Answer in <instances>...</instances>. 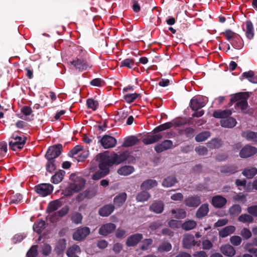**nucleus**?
I'll use <instances>...</instances> for the list:
<instances>
[{
    "mask_svg": "<svg viewBox=\"0 0 257 257\" xmlns=\"http://www.w3.org/2000/svg\"><path fill=\"white\" fill-rule=\"evenodd\" d=\"M235 230V227L233 225H229L221 229L219 231L220 237L224 238L233 233Z\"/></svg>",
    "mask_w": 257,
    "mask_h": 257,
    "instance_id": "obj_23",
    "label": "nucleus"
},
{
    "mask_svg": "<svg viewBox=\"0 0 257 257\" xmlns=\"http://www.w3.org/2000/svg\"><path fill=\"white\" fill-rule=\"evenodd\" d=\"M37 255V245L33 246L27 253L28 257H36Z\"/></svg>",
    "mask_w": 257,
    "mask_h": 257,
    "instance_id": "obj_59",
    "label": "nucleus"
},
{
    "mask_svg": "<svg viewBox=\"0 0 257 257\" xmlns=\"http://www.w3.org/2000/svg\"><path fill=\"white\" fill-rule=\"evenodd\" d=\"M226 203V199L221 195H216L211 199L212 205L216 208H222Z\"/></svg>",
    "mask_w": 257,
    "mask_h": 257,
    "instance_id": "obj_11",
    "label": "nucleus"
},
{
    "mask_svg": "<svg viewBox=\"0 0 257 257\" xmlns=\"http://www.w3.org/2000/svg\"><path fill=\"white\" fill-rule=\"evenodd\" d=\"M246 37L251 39L253 37L254 33H253V27L252 24L250 21H247L246 22Z\"/></svg>",
    "mask_w": 257,
    "mask_h": 257,
    "instance_id": "obj_38",
    "label": "nucleus"
},
{
    "mask_svg": "<svg viewBox=\"0 0 257 257\" xmlns=\"http://www.w3.org/2000/svg\"><path fill=\"white\" fill-rule=\"evenodd\" d=\"M97 158L101 159L109 168L110 165L113 164H119L125 161L127 158V155L126 153H122L119 155L114 154L111 156H109L106 153H104L97 155Z\"/></svg>",
    "mask_w": 257,
    "mask_h": 257,
    "instance_id": "obj_1",
    "label": "nucleus"
},
{
    "mask_svg": "<svg viewBox=\"0 0 257 257\" xmlns=\"http://www.w3.org/2000/svg\"><path fill=\"white\" fill-rule=\"evenodd\" d=\"M240 235L244 239H248L251 236V232L248 228H243L241 230Z\"/></svg>",
    "mask_w": 257,
    "mask_h": 257,
    "instance_id": "obj_56",
    "label": "nucleus"
},
{
    "mask_svg": "<svg viewBox=\"0 0 257 257\" xmlns=\"http://www.w3.org/2000/svg\"><path fill=\"white\" fill-rule=\"evenodd\" d=\"M90 233V229L87 227L77 229L73 233V239L82 240Z\"/></svg>",
    "mask_w": 257,
    "mask_h": 257,
    "instance_id": "obj_10",
    "label": "nucleus"
},
{
    "mask_svg": "<svg viewBox=\"0 0 257 257\" xmlns=\"http://www.w3.org/2000/svg\"><path fill=\"white\" fill-rule=\"evenodd\" d=\"M228 220L226 218L219 219L214 224V227H221L227 224Z\"/></svg>",
    "mask_w": 257,
    "mask_h": 257,
    "instance_id": "obj_63",
    "label": "nucleus"
},
{
    "mask_svg": "<svg viewBox=\"0 0 257 257\" xmlns=\"http://www.w3.org/2000/svg\"><path fill=\"white\" fill-rule=\"evenodd\" d=\"M172 146L173 142L172 141L165 140L162 143L156 145L155 146V150L157 152L161 153L171 148Z\"/></svg>",
    "mask_w": 257,
    "mask_h": 257,
    "instance_id": "obj_16",
    "label": "nucleus"
},
{
    "mask_svg": "<svg viewBox=\"0 0 257 257\" xmlns=\"http://www.w3.org/2000/svg\"><path fill=\"white\" fill-rule=\"evenodd\" d=\"M257 153V148L255 147L246 145L240 150L239 155L240 158L246 159L251 157Z\"/></svg>",
    "mask_w": 257,
    "mask_h": 257,
    "instance_id": "obj_5",
    "label": "nucleus"
},
{
    "mask_svg": "<svg viewBox=\"0 0 257 257\" xmlns=\"http://www.w3.org/2000/svg\"><path fill=\"white\" fill-rule=\"evenodd\" d=\"M242 174L247 178H252L257 174V168L254 167L246 168L242 171Z\"/></svg>",
    "mask_w": 257,
    "mask_h": 257,
    "instance_id": "obj_26",
    "label": "nucleus"
},
{
    "mask_svg": "<svg viewBox=\"0 0 257 257\" xmlns=\"http://www.w3.org/2000/svg\"><path fill=\"white\" fill-rule=\"evenodd\" d=\"M46 169L48 171L51 173L56 170V167L54 164V160H48V162L46 165Z\"/></svg>",
    "mask_w": 257,
    "mask_h": 257,
    "instance_id": "obj_54",
    "label": "nucleus"
},
{
    "mask_svg": "<svg viewBox=\"0 0 257 257\" xmlns=\"http://www.w3.org/2000/svg\"><path fill=\"white\" fill-rule=\"evenodd\" d=\"M247 212L255 217H257V205H252L247 208Z\"/></svg>",
    "mask_w": 257,
    "mask_h": 257,
    "instance_id": "obj_58",
    "label": "nucleus"
},
{
    "mask_svg": "<svg viewBox=\"0 0 257 257\" xmlns=\"http://www.w3.org/2000/svg\"><path fill=\"white\" fill-rule=\"evenodd\" d=\"M71 63L79 70H85L87 68V65L82 60L79 59L72 61Z\"/></svg>",
    "mask_w": 257,
    "mask_h": 257,
    "instance_id": "obj_35",
    "label": "nucleus"
},
{
    "mask_svg": "<svg viewBox=\"0 0 257 257\" xmlns=\"http://www.w3.org/2000/svg\"><path fill=\"white\" fill-rule=\"evenodd\" d=\"M137 141L138 140L136 137H131L125 140L122 144V146L125 147H131L136 144Z\"/></svg>",
    "mask_w": 257,
    "mask_h": 257,
    "instance_id": "obj_46",
    "label": "nucleus"
},
{
    "mask_svg": "<svg viewBox=\"0 0 257 257\" xmlns=\"http://www.w3.org/2000/svg\"><path fill=\"white\" fill-rule=\"evenodd\" d=\"M101 145L104 149H109L114 147L116 144V139L110 136H104L100 140Z\"/></svg>",
    "mask_w": 257,
    "mask_h": 257,
    "instance_id": "obj_9",
    "label": "nucleus"
},
{
    "mask_svg": "<svg viewBox=\"0 0 257 257\" xmlns=\"http://www.w3.org/2000/svg\"><path fill=\"white\" fill-rule=\"evenodd\" d=\"M209 212V205L208 204H202L197 210L196 213L197 218H201L206 216Z\"/></svg>",
    "mask_w": 257,
    "mask_h": 257,
    "instance_id": "obj_25",
    "label": "nucleus"
},
{
    "mask_svg": "<svg viewBox=\"0 0 257 257\" xmlns=\"http://www.w3.org/2000/svg\"><path fill=\"white\" fill-rule=\"evenodd\" d=\"M236 123L235 119L232 117H228L220 121L221 125L224 127L232 128L235 126Z\"/></svg>",
    "mask_w": 257,
    "mask_h": 257,
    "instance_id": "obj_27",
    "label": "nucleus"
},
{
    "mask_svg": "<svg viewBox=\"0 0 257 257\" xmlns=\"http://www.w3.org/2000/svg\"><path fill=\"white\" fill-rule=\"evenodd\" d=\"M66 241L64 239L60 240L55 248V250L58 254L62 253L66 248Z\"/></svg>",
    "mask_w": 257,
    "mask_h": 257,
    "instance_id": "obj_44",
    "label": "nucleus"
},
{
    "mask_svg": "<svg viewBox=\"0 0 257 257\" xmlns=\"http://www.w3.org/2000/svg\"><path fill=\"white\" fill-rule=\"evenodd\" d=\"M51 247L47 244H44L42 247V252L45 255H48L51 252Z\"/></svg>",
    "mask_w": 257,
    "mask_h": 257,
    "instance_id": "obj_57",
    "label": "nucleus"
},
{
    "mask_svg": "<svg viewBox=\"0 0 257 257\" xmlns=\"http://www.w3.org/2000/svg\"><path fill=\"white\" fill-rule=\"evenodd\" d=\"M61 205L60 201L58 200L51 202L48 205L47 211L49 212L54 211L60 207Z\"/></svg>",
    "mask_w": 257,
    "mask_h": 257,
    "instance_id": "obj_41",
    "label": "nucleus"
},
{
    "mask_svg": "<svg viewBox=\"0 0 257 257\" xmlns=\"http://www.w3.org/2000/svg\"><path fill=\"white\" fill-rule=\"evenodd\" d=\"M231 114V111L230 110H219L214 112L213 116L216 118H221V119H226Z\"/></svg>",
    "mask_w": 257,
    "mask_h": 257,
    "instance_id": "obj_31",
    "label": "nucleus"
},
{
    "mask_svg": "<svg viewBox=\"0 0 257 257\" xmlns=\"http://www.w3.org/2000/svg\"><path fill=\"white\" fill-rule=\"evenodd\" d=\"M197 243L195 240L194 236L192 234H187L184 236L183 239V244L185 248H190Z\"/></svg>",
    "mask_w": 257,
    "mask_h": 257,
    "instance_id": "obj_14",
    "label": "nucleus"
},
{
    "mask_svg": "<svg viewBox=\"0 0 257 257\" xmlns=\"http://www.w3.org/2000/svg\"><path fill=\"white\" fill-rule=\"evenodd\" d=\"M238 220L243 223H251L253 221V218L250 214H242L240 215L238 218Z\"/></svg>",
    "mask_w": 257,
    "mask_h": 257,
    "instance_id": "obj_34",
    "label": "nucleus"
},
{
    "mask_svg": "<svg viewBox=\"0 0 257 257\" xmlns=\"http://www.w3.org/2000/svg\"><path fill=\"white\" fill-rule=\"evenodd\" d=\"M65 172L64 171L58 172L56 173L52 177V182L54 184H58L61 182L63 179Z\"/></svg>",
    "mask_w": 257,
    "mask_h": 257,
    "instance_id": "obj_43",
    "label": "nucleus"
},
{
    "mask_svg": "<svg viewBox=\"0 0 257 257\" xmlns=\"http://www.w3.org/2000/svg\"><path fill=\"white\" fill-rule=\"evenodd\" d=\"M182 124V123H177L176 122H168L165 123H164L163 124H161L157 127H156L154 130V132L155 133H158L163 131H165L167 129H169L173 126H178L179 125Z\"/></svg>",
    "mask_w": 257,
    "mask_h": 257,
    "instance_id": "obj_29",
    "label": "nucleus"
},
{
    "mask_svg": "<svg viewBox=\"0 0 257 257\" xmlns=\"http://www.w3.org/2000/svg\"><path fill=\"white\" fill-rule=\"evenodd\" d=\"M185 204L190 207H196L201 203V199L199 196H191L184 200Z\"/></svg>",
    "mask_w": 257,
    "mask_h": 257,
    "instance_id": "obj_13",
    "label": "nucleus"
},
{
    "mask_svg": "<svg viewBox=\"0 0 257 257\" xmlns=\"http://www.w3.org/2000/svg\"><path fill=\"white\" fill-rule=\"evenodd\" d=\"M96 160L98 162L100 170L93 175L92 179L94 180H99L104 177L108 174L109 171L108 167L106 165V164H105L101 159L97 158V156H96Z\"/></svg>",
    "mask_w": 257,
    "mask_h": 257,
    "instance_id": "obj_3",
    "label": "nucleus"
},
{
    "mask_svg": "<svg viewBox=\"0 0 257 257\" xmlns=\"http://www.w3.org/2000/svg\"><path fill=\"white\" fill-rule=\"evenodd\" d=\"M157 183L156 180L152 179H149L144 181L141 185V189L142 190H150L151 188L156 186Z\"/></svg>",
    "mask_w": 257,
    "mask_h": 257,
    "instance_id": "obj_28",
    "label": "nucleus"
},
{
    "mask_svg": "<svg viewBox=\"0 0 257 257\" xmlns=\"http://www.w3.org/2000/svg\"><path fill=\"white\" fill-rule=\"evenodd\" d=\"M84 185V180L81 178H78L73 183L70 185L69 188L74 192H78L83 189Z\"/></svg>",
    "mask_w": 257,
    "mask_h": 257,
    "instance_id": "obj_17",
    "label": "nucleus"
},
{
    "mask_svg": "<svg viewBox=\"0 0 257 257\" xmlns=\"http://www.w3.org/2000/svg\"><path fill=\"white\" fill-rule=\"evenodd\" d=\"M155 133L152 135L149 136L147 138L143 139V143L145 144L149 145L153 144L162 138V136L161 134H157Z\"/></svg>",
    "mask_w": 257,
    "mask_h": 257,
    "instance_id": "obj_22",
    "label": "nucleus"
},
{
    "mask_svg": "<svg viewBox=\"0 0 257 257\" xmlns=\"http://www.w3.org/2000/svg\"><path fill=\"white\" fill-rule=\"evenodd\" d=\"M249 97L247 93H238L234 95L231 98L232 102L237 101L236 106L240 108L241 111L246 113H250V111L248 108L247 99Z\"/></svg>",
    "mask_w": 257,
    "mask_h": 257,
    "instance_id": "obj_2",
    "label": "nucleus"
},
{
    "mask_svg": "<svg viewBox=\"0 0 257 257\" xmlns=\"http://www.w3.org/2000/svg\"><path fill=\"white\" fill-rule=\"evenodd\" d=\"M135 65V62L133 59L131 58H127L120 63V66L121 67H126L128 68H132Z\"/></svg>",
    "mask_w": 257,
    "mask_h": 257,
    "instance_id": "obj_49",
    "label": "nucleus"
},
{
    "mask_svg": "<svg viewBox=\"0 0 257 257\" xmlns=\"http://www.w3.org/2000/svg\"><path fill=\"white\" fill-rule=\"evenodd\" d=\"M172 213L174 214L173 217L178 219L184 218L186 216V212L183 209H173Z\"/></svg>",
    "mask_w": 257,
    "mask_h": 257,
    "instance_id": "obj_37",
    "label": "nucleus"
},
{
    "mask_svg": "<svg viewBox=\"0 0 257 257\" xmlns=\"http://www.w3.org/2000/svg\"><path fill=\"white\" fill-rule=\"evenodd\" d=\"M143 235L140 233H136L129 236L126 241V244L128 246L136 245L142 239Z\"/></svg>",
    "mask_w": 257,
    "mask_h": 257,
    "instance_id": "obj_15",
    "label": "nucleus"
},
{
    "mask_svg": "<svg viewBox=\"0 0 257 257\" xmlns=\"http://www.w3.org/2000/svg\"><path fill=\"white\" fill-rule=\"evenodd\" d=\"M99 191L98 188L97 187H95L90 189L88 191V194L87 195V196L89 198L92 197L94 196L95 195H96L97 194L99 193Z\"/></svg>",
    "mask_w": 257,
    "mask_h": 257,
    "instance_id": "obj_61",
    "label": "nucleus"
},
{
    "mask_svg": "<svg viewBox=\"0 0 257 257\" xmlns=\"http://www.w3.org/2000/svg\"><path fill=\"white\" fill-rule=\"evenodd\" d=\"M61 146L60 145L51 147L48 150L45 156L47 160H54L61 154Z\"/></svg>",
    "mask_w": 257,
    "mask_h": 257,
    "instance_id": "obj_8",
    "label": "nucleus"
},
{
    "mask_svg": "<svg viewBox=\"0 0 257 257\" xmlns=\"http://www.w3.org/2000/svg\"><path fill=\"white\" fill-rule=\"evenodd\" d=\"M241 241L242 239L239 236L234 235L230 238V243L234 246H238L240 245L241 244Z\"/></svg>",
    "mask_w": 257,
    "mask_h": 257,
    "instance_id": "obj_52",
    "label": "nucleus"
},
{
    "mask_svg": "<svg viewBox=\"0 0 257 257\" xmlns=\"http://www.w3.org/2000/svg\"><path fill=\"white\" fill-rule=\"evenodd\" d=\"M207 99L203 96L193 98L190 101V107L194 110L203 107L206 104Z\"/></svg>",
    "mask_w": 257,
    "mask_h": 257,
    "instance_id": "obj_6",
    "label": "nucleus"
},
{
    "mask_svg": "<svg viewBox=\"0 0 257 257\" xmlns=\"http://www.w3.org/2000/svg\"><path fill=\"white\" fill-rule=\"evenodd\" d=\"M197 225V223L193 220H189L185 221L181 224L182 229L185 230H190L194 229Z\"/></svg>",
    "mask_w": 257,
    "mask_h": 257,
    "instance_id": "obj_32",
    "label": "nucleus"
},
{
    "mask_svg": "<svg viewBox=\"0 0 257 257\" xmlns=\"http://www.w3.org/2000/svg\"><path fill=\"white\" fill-rule=\"evenodd\" d=\"M26 143V138L23 136H15L13 135L10 141L9 145L14 151L20 150L23 148Z\"/></svg>",
    "mask_w": 257,
    "mask_h": 257,
    "instance_id": "obj_4",
    "label": "nucleus"
},
{
    "mask_svg": "<svg viewBox=\"0 0 257 257\" xmlns=\"http://www.w3.org/2000/svg\"><path fill=\"white\" fill-rule=\"evenodd\" d=\"M140 97V94L135 93L131 94H127L125 95L124 96V98L127 102L131 103L135 100Z\"/></svg>",
    "mask_w": 257,
    "mask_h": 257,
    "instance_id": "obj_48",
    "label": "nucleus"
},
{
    "mask_svg": "<svg viewBox=\"0 0 257 257\" xmlns=\"http://www.w3.org/2000/svg\"><path fill=\"white\" fill-rule=\"evenodd\" d=\"M241 136L247 141L257 143V132L244 131L241 133Z\"/></svg>",
    "mask_w": 257,
    "mask_h": 257,
    "instance_id": "obj_19",
    "label": "nucleus"
},
{
    "mask_svg": "<svg viewBox=\"0 0 257 257\" xmlns=\"http://www.w3.org/2000/svg\"><path fill=\"white\" fill-rule=\"evenodd\" d=\"M222 145V142L218 139H212L208 143L207 146L211 149H216L219 148Z\"/></svg>",
    "mask_w": 257,
    "mask_h": 257,
    "instance_id": "obj_45",
    "label": "nucleus"
},
{
    "mask_svg": "<svg viewBox=\"0 0 257 257\" xmlns=\"http://www.w3.org/2000/svg\"><path fill=\"white\" fill-rule=\"evenodd\" d=\"M80 252V248L79 246L74 245L70 247L67 251V255L69 257H73L74 255Z\"/></svg>",
    "mask_w": 257,
    "mask_h": 257,
    "instance_id": "obj_42",
    "label": "nucleus"
},
{
    "mask_svg": "<svg viewBox=\"0 0 257 257\" xmlns=\"http://www.w3.org/2000/svg\"><path fill=\"white\" fill-rule=\"evenodd\" d=\"M69 211V208L68 206H65L63 207L57 213H55V216H58L57 219H58L59 217H61L64 215H65Z\"/></svg>",
    "mask_w": 257,
    "mask_h": 257,
    "instance_id": "obj_55",
    "label": "nucleus"
},
{
    "mask_svg": "<svg viewBox=\"0 0 257 257\" xmlns=\"http://www.w3.org/2000/svg\"><path fill=\"white\" fill-rule=\"evenodd\" d=\"M150 197V194L145 190H142L136 196V200L138 202H145L147 201Z\"/></svg>",
    "mask_w": 257,
    "mask_h": 257,
    "instance_id": "obj_33",
    "label": "nucleus"
},
{
    "mask_svg": "<svg viewBox=\"0 0 257 257\" xmlns=\"http://www.w3.org/2000/svg\"><path fill=\"white\" fill-rule=\"evenodd\" d=\"M241 211V207L238 204H234L231 206L228 210L229 213L230 215L236 216Z\"/></svg>",
    "mask_w": 257,
    "mask_h": 257,
    "instance_id": "obj_39",
    "label": "nucleus"
},
{
    "mask_svg": "<svg viewBox=\"0 0 257 257\" xmlns=\"http://www.w3.org/2000/svg\"><path fill=\"white\" fill-rule=\"evenodd\" d=\"M220 250L224 255L232 257L235 254V250L233 246L230 244H224L221 246Z\"/></svg>",
    "mask_w": 257,
    "mask_h": 257,
    "instance_id": "obj_20",
    "label": "nucleus"
},
{
    "mask_svg": "<svg viewBox=\"0 0 257 257\" xmlns=\"http://www.w3.org/2000/svg\"><path fill=\"white\" fill-rule=\"evenodd\" d=\"M172 248L171 244L169 242H164L158 247V250L160 252L168 251Z\"/></svg>",
    "mask_w": 257,
    "mask_h": 257,
    "instance_id": "obj_51",
    "label": "nucleus"
},
{
    "mask_svg": "<svg viewBox=\"0 0 257 257\" xmlns=\"http://www.w3.org/2000/svg\"><path fill=\"white\" fill-rule=\"evenodd\" d=\"M90 84L94 86L100 87L104 85V82L100 78H95L90 82Z\"/></svg>",
    "mask_w": 257,
    "mask_h": 257,
    "instance_id": "obj_60",
    "label": "nucleus"
},
{
    "mask_svg": "<svg viewBox=\"0 0 257 257\" xmlns=\"http://www.w3.org/2000/svg\"><path fill=\"white\" fill-rule=\"evenodd\" d=\"M114 205L108 204L100 208L99 214L103 217L108 216L114 211Z\"/></svg>",
    "mask_w": 257,
    "mask_h": 257,
    "instance_id": "obj_21",
    "label": "nucleus"
},
{
    "mask_svg": "<svg viewBox=\"0 0 257 257\" xmlns=\"http://www.w3.org/2000/svg\"><path fill=\"white\" fill-rule=\"evenodd\" d=\"M164 208V204L163 202L155 201L151 205L150 209L156 213H161L163 212Z\"/></svg>",
    "mask_w": 257,
    "mask_h": 257,
    "instance_id": "obj_24",
    "label": "nucleus"
},
{
    "mask_svg": "<svg viewBox=\"0 0 257 257\" xmlns=\"http://www.w3.org/2000/svg\"><path fill=\"white\" fill-rule=\"evenodd\" d=\"M36 192L42 196L50 194L53 190V187L50 184H42L35 187Z\"/></svg>",
    "mask_w": 257,
    "mask_h": 257,
    "instance_id": "obj_7",
    "label": "nucleus"
},
{
    "mask_svg": "<svg viewBox=\"0 0 257 257\" xmlns=\"http://www.w3.org/2000/svg\"><path fill=\"white\" fill-rule=\"evenodd\" d=\"M82 216L81 214L78 212H75L72 214L71 219L72 221L78 224L81 222Z\"/></svg>",
    "mask_w": 257,
    "mask_h": 257,
    "instance_id": "obj_53",
    "label": "nucleus"
},
{
    "mask_svg": "<svg viewBox=\"0 0 257 257\" xmlns=\"http://www.w3.org/2000/svg\"><path fill=\"white\" fill-rule=\"evenodd\" d=\"M87 104L88 108H91L93 110H95L99 105L98 101L92 98H89L87 99Z\"/></svg>",
    "mask_w": 257,
    "mask_h": 257,
    "instance_id": "obj_50",
    "label": "nucleus"
},
{
    "mask_svg": "<svg viewBox=\"0 0 257 257\" xmlns=\"http://www.w3.org/2000/svg\"><path fill=\"white\" fill-rule=\"evenodd\" d=\"M153 241L151 239H146L142 242L141 248L143 250H147L148 249L149 246L152 243Z\"/></svg>",
    "mask_w": 257,
    "mask_h": 257,
    "instance_id": "obj_64",
    "label": "nucleus"
},
{
    "mask_svg": "<svg viewBox=\"0 0 257 257\" xmlns=\"http://www.w3.org/2000/svg\"><path fill=\"white\" fill-rule=\"evenodd\" d=\"M127 198V194L125 192H121L113 199L114 205L116 207H120L125 203Z\"/></svg>",
    "mask_w": 257,
    "mask_h": 257,
    "instance_id": "obj_18",
    "label": "nucleus"
},
{
    "mask_svg": "<svg viewBox=\"0 0 257 257\" xmlns=\"http://www.w3.org/2000/svg\"><path fill=\"white\" fill-rule=\"evenodd\" d=\"M45 222L44 221H39L36 223H35L33 226V229L35 231L38 233H40L44 229Z\"/></svg>",
    "mask_w": 257,
    "mask_h": 257,
    "instance_id": "obj_47",
    "label": "nucleus"
},
{
    "mask_svg": "<svg viewBox=\"0 0 257 257\" xmlns=\"http://www.w3.org/2000/svg\"><path fill=\"white\" fill-rule=\"evenodd\" d=\"M135 171V169L131 166H124L120 167L117 170L119 175L122 176H127L133 173Z\"/></svg>",
    "mask_w": 257,
    "mask_h": 257,
    "instance_id": "obj_30",
    "label": "nucleus"
},
{
    "mask_svg": "<svg viewBox=\"0 0 257 257\" xmlns=\"http://www.w3.org/2000/svg\"><path fill=\"white\" fill-rule=\"evenodd\" d=\"M176 179L174 177H168L162 182V185L165 187H170L177 183Z\"/></svg>",
    "mask_w": 257,
    "mask_h": 257,
    "instance_id": "obj_36",
    "label": "nucleus"
},
{
    "mask_svg": "<svg viewBox=\"0 0 257 257\" xmlns=\"http://www.w3.org/2000/svg\"><path fill=\"white\" fill-rule=\"evenodd\" d=\"M116 228V225L111 223H108L102 225L99 229V233L103 236H106L113 232Z\"/></svg>",
    "mask_w": 257,
    "mask_h": 257,
    "instance_id": "obj_12",
    "label": "nucleus"
},
{
    "mask_svg": "<svg viewBox=\"0 0 257 257\" xmlns=\"http://www.w3.org/2000/svg\"><path fill=\"white\" fill-rule=\"evenodd\" d=\"M210 136V133L208 131H205L198 134L195 137V140L197 142H201L206 140Z\"/></svg>",
    "mask_w": 257,
    "mask_h": 257,
    "instance_id": "obj_40",
    "label": "nucleus"
},
{
    "mask_svg": "<svg viewBox=\"0 0 257 257\" xmlns=\"http://www.w3.org/2000/svg\"><path fill=\"white\" fill-rule=\"evenodd\" d=\"M181 223L180 221L176 220H170L168 222V225L172 228H179L181 227Z\"/></svg>",
    "mask_w": 257,
    "mask_h": 257,
    "instance_id": "obj_62",
    "label": "nucleus"
}]
</instances>
